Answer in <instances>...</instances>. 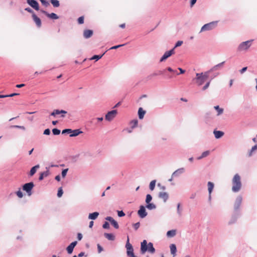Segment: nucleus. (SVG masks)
<instances>
[{"instance_id": "obj_52", "label": "nucleus", "mask_w": 257, "mask_h": 257, "mask_svg": "<svg viewBox=\"0 0 257 257\" xmlns=\"http://www.w3.org/2000/svg\"><path fill=\"white\" fill-rule=\"evenodd\" d=\"M84 17L83 16H81V17H80L78 20H77V21H78V23L79 24H82L84 23Z\"/></svg>"}, {"instance_id": "obj_8", "label": "nucleus", "mask_w": 257, "mask_h": 257, "mask_svg": "<svg viewBox=\"0 0 257 257\" xmlns=\"http://www.w3.org/2000/svg\"><path fill=\"white\" fill-rule=\"evenodd\" d=\"M116 110H112L108 111L106 114L105 116V118L107 121H111L115 116L117 114Z\"/></svg>"}, {"instance_id": "obj_37", "label": "nucleus", "mask_w": 257, "mask_h": 257, "mask_svg": "<svg viewBox=\"0 0 257 257\" xmlns=\"http://www.w3.org/2000/svg\"><path fill=\"white\" fill-rule=\"evenodd\" d=\"M156 182V181L155 180H154L150 182L149 185V188L151 191H153L155 187Z\"/></svg>"}, {"instance_id": "obj_36", "label": "nucleus", "mask_w": 257, "mask_h": 257, "mask_svg": "<svg viewBox=\"0 0 257 257\" xmlns=\"http://www.w3.org/2000/svg\"><path fill=\"white\" fill-rule=\"evenodd\" d=\"M177 212L179 216H181L182 214V209L180 208V203H178L177 206Z\"/></svg>"}, {"instance_id": "obj_29", "label": "nucleus", "mask_w": 257, "mask_h": 257, "mask_svg": "<svg viewBox=\"0 0 257 257\" xmlns=\"http://www.w3.org/2000/svg\"><path fill=\"white\" fill-rule=\"evenodd\" d=\"M207 186L209 194H211L214 188V184L211 182H208Z\"/></svg>"}, {"instance_id": "obj_58", "label": "nucleus", "mask_w": 257, "mask_h": 257, "mask_svg": "<svg viewBox=\"0 0 257 257\" xmlns=\"http://www.w3.org/2000/svg\"><path fill=\"white\" fill-rule=\"evenodd\" d=\"M210 81H211V80L209 81H208L207 83H206V84L203 87V88H202L203 90H205L208 88V87L209 86L210 83Z\"/></svg>"}, {"instance_id": "obj_26", "label": "nucleus", "mask_w": 257, "mask_h": 257, "mask_svg": "<svg viewBox=\"0 0 257 257\" xmlns=\"http://www.w3.org/2000/svg\"><path fill=\"white\" fill-rule=\"evenodd\" d=\"M104 236L109 240L113 241L115 239V236L112 233H104Z\"/></svg>"}, {"instance_id": "obj_27", "label": "nucleus", "mask_w": 257, "mask_h": 257, "mask_svg": "<svg viewBox=\"0 0 257 257\" xmlns=\"http://www.w3.org/2000/svg\"><path fill=\"white\" fill-rule=\"evenodd\" d=\"M176 234V230L175 229L170 230L167 231V236L168 237H173Z\"/></svg>"}, {"instance_id": "obj_14", "label": "nucleus", "mask_w": 257, "mask_h": 257, "mask_svg": "<svg viewBox=\"0 0 257 257\" xmlns=\"http://www.w3.org/2000/svg\"><path fill=\"white\" fill-rule=\"evenodd\" d=\"M32 17L33 21L36 23V26L38 28L41 27L42 25L41 19L39 17H38L35 14H33V15H32Z\"/></svg>"}, {"instance_id": "obj_18", "label": "nucleus", "mask_w": 257, "mask_h": 257, "mask_svg": "<svg viewBox=\"0 0 257 257\" xmlns=\"http://www.w3.org/2000/svg\"><path fill=\"white\" fill-rule=\"evenodd\" d=\"M93 34V32L91 30H84L83 31V37L85 39H88L90 38Z\"/></svg>"}, {"instance_id": "obj_34", "label": "nucleus", "mask_w": 257, "mask_h": 257, "mask_svg": "<svg viewBox=\"0 0 257 257\" xmlns=\"http://www.w3.org/2000/svg\"><path fill=\"white\" fill-rule=\"evenodd\" d=\"M56 113H58V114H61V117L63 118L65 117V114H66L67 112L64 110L57 109Z\"/></svg>"}, {"instance_id": "obj_56", "label": "nucleus", "mask_w": 257, "mask_h": 257, "mask_svg": "<svg viewBox=\"0 0 257 257\" xmlns=\"http://www.w3.org/2000/svg\"><path fill=\"white\" fill-rule=\"evenodd\" d=\"M124 45H125V44H121V45L114 46H112V47H111L109 49H110V50L116 49H117L120 47L123 46Z\"/></svg>"}, {"instance_id": "obj_33", "label": "nucleus", "mask_w": 257, "mask_h": 257, "mask_svg": "<svg viewBox=\"0 0 257 257\" xmlns=\"http://www.w3.org/2000/svg\"><path fill=\"white\" fill-rule=\"evenodd\" d=\"M51 3L54 8H58L60 6V3L58 0H50Z\"/></svg>"}, {"instance_id": "obj_41", "label": "nucleus", "mask_w": 257, "mask_h": 257, "mask_svg": "<svg viewBox=\"0 0 257 257\" xmlns=\"http://www.w3.org/2000/svg\"><path fill=\"white\" fill-rule=\"evenodd\" d=\"M110 223L113 225V226L115 229H118L119 228V225L116 221L113 219L112 221H111Z\"/></svg>"}, {"instance_id": "obj_54", "label": "nucleus", "mask_w": 257, "mask_h": 257, "mask_svg": "<svg viewBox=\"0 0 257 257\" xmlns=\"http://www.w3.org/2000/svg\"><path fill=\"white\" fill-rule=\"evenodd\" d=\"M182 44H183V41H178L175 44V45L173 49H174V50L176 48L181 46Z\"/></svg>"}, {"instance_id": "obj_13", "label": "nucleus", "mask_w": 257, "mask_h": 257, "mask_svg": "<svg viewBox=\"0 0 257 257\" xmlns=\"http://www.w3.org/2000/svg\"><path fill=\"white\" fill-rule=\"evenodd\" d=\"M77 243V241H74L71 242L66 248L67 251L68 253L71 254L72 253L74 248L76 245Z\"/></svg>"}, {"instance_id": "obj_9", "label": "nucleus", "mask_w": 257, "mask_h": 257, "mask_svg": "<svg viewBox=\"0 0 257 257\" xmlns=\"http://www.w3.org/2000/svg\"><path fill=\"white\" fill-rule=\"evenodd\" d=\"M27 3L36 11L40 10L38 2L36 0H27Z\"/></svg>"}, {"instance_id": "obj_15", "label": "nucleus", "mask_w": 257, "mask_h": 257, "mask_svg": "<svg viewBox=\"0 0 257 257\" xmlns=\"http://www.w3.org/2000/svg\"><path fill=\"white\" fill-rule=\"evenodd\" d=\"M240 215V212H234V214L232 215L230 221H229V224H231L235 223Z\"/></svg>"}, {"instance_id": "obj_63", "label": "nucleus", "mask_w": 257, "mask_h": 257, "mask_svg": "<svg viewBox=\"0 0 257 257\" xmlns=\"http://www.w3.org/2000/svg\"><path fill=\"white\" fill-rule=\"evenodd\" d=\"M167 70L170 72H172V73H176L177 72V70H173L172 68L171 67H168L167 68Z\"/></svg>"}, {"instance_id": "obj_45", "label": "nucleus", "mask_w": 257, "mask_h": 257, "mask_svg": "<svg viewBox=\"0 0 257 257\" xmlns=\"http://www.w3.org/2000/svg\"><path fill=\"white\" fill-rule=\"evenodd\" d=\"M52 133L54 135H59L60 134L61 131L57 128H54L52 130Z\"/></svg>"}, {"instance_id": "obj_21", "label": "nucleus", "mask_w": 257, "mask_h": 257, "mask_svg": "<svg viewBox=\"0 0 257 257\" xmlns=\"http://www.w3.org/2000/svg\"><path fill=\"white\" fill-rule=\"evenodd\" d=\"M82 133H83V132L81 131L80 129L74 130H72V133L70 135V137H76Z\"/></svg>"}, {"instance_id": "obj_6", "label": "nucleus", "mask_w": 257, "mask_h": 257, "mask_svg": "<svg viewBox=\"0 0 257 257\" xmlns=\"http://www.w3.org/2000/svg\"><path fill=\"white\" fill-rule=\"evenodd\" d=\"M242 201V197L241 196H238L235 201L234 204V211L235 212H240L239 207L241 205Z\"/></svg>"}, {"instance_id": "obj_25", "label": "nucleus", "mask_w": 257, "mask_h": 257, "mask_svg": "<svg viewBox=\"0 0 257 257\" xmlns=\"http://www.w3.org/2000/svg\"><path fill=\"white\" fill-rule=\"evenodd\" d=\"M146 113V111L144 110L142 107H140L138 110L139 118L142 119L144 118V115Z\"/></svg>"}, {"instance_id": "obj_23", "label": "nucleus", "mask_w": 257, "mask_h": 257, "mask_svg": "<svg viewBox=\"0 0 257 257\" xmlns=\"http://www.w3.org/2000/svg\"><path fill=\"white\" fill-rule=\"evenodd\" d=\"M99 214V212H94L93 213H89L88 215V219L91 220H95L97 218Z\"/></svg>"}, {"instance_id": "obj_2", "label": "nucleus", "mask_w": 257, "mask_h": 257, "mask_svg": "<svg viewBox=\"0 0 257 257\" xmlns=\"http://www.w3.org/2000/svg\"><path fill=\"white\" fill-rule=\"evenodd\" d=\"M232 191L233 192H238L241 187V182L240 177L238 174H236L234 176L232 179Z\"/></svg>"}, {"instance_id": "obj_42", "label": "nucleus", "mask_w": 257, "mask_h": 257, "mask_svg": "<svg viewBox=\"0 0 257 257\" xmlns=\"http://www.w3.org/2000/svg\"><path fill=\"white\" fill-rule=\"evenodd\" d=\"M138 123V121L137 119H134L131 121V124L132 125V128H135L137 126Z\"/></svg>"}, {"instance_id": "obj_46", "label": "nucleus", "mask_w": 257, "mask_h": 257, "mask_svg": "<svg viewBox=\"0 0 257 257\" xmlns=\"http://www.w3.org/2000/svg\"><path fill=\"white\" fill-rule=\"evenodd\" d=\"M152 200V196L150 195V194H147V196H146V203H150Z\"/></svg>"}, {"instance_id": "obj_39", "label": "nucleus", "mask_w": 257, "mask_h": 257, "mask_svg": "<svg viewBox=\"0 0 257 257\" xmlns=\"http://www.w3.org/2000/svg\"><path fill=\"white\" fill-rule=\"evenodd\" d=\"M134 253V248L133 247H132L130 248H128L126 249V254L127 256L128 257L129 256L133 254Z\"/></svg>"}, {"instance_id": "obj_20", "label": "nucleus", "mask_w": 257, "mask_h": 257, "mask_svg": "<svg viewBox=\"0 0 257 257\" xmlns=\"http://www.w3.org/2000/svg\"><path fill=\"white\" fill-rule=\"evenodd\" d=\"M215 138L217 139L221 138L224 135V133L220 131L214 130L213 131Z\"/></svg>"}, {"instance_id": "obj_4", "label": "nucleus", "mask_w": 257, "mask_h": 257, "mask_svg": "<svg viewBox=\"0 0 257 257\" xmlns=\"http://www.w3.org/2000/svg\"><path fill=\"white\" fill-rule=\"evenodd\" d=\"M253 40H248L245 42L241 43L237 47V51L239 52H242L243 51H246L251 45V42Z\"/></svg>"}, {"instance_id": "obj_44", "label": "nucleus", "mask_w": 257, "mask_h": 257, "mask_svg": "<svg viewBox=\"0 0 257 257\" xmlns=\"http://www.w3.org/2000/svg\"><path fill=\"white\" fill-rule=\"evenodd\" d=\"M257 150V144H255L254 146H253L251 150H250L249 152L248 153V156H252V152Z\"/></svg>"}, {"instance_id": "obj_16", "label": "nucleus", "mask_w": 257, "mask_h": 257, "mask_svg": "<svg viewBox=\"0 0 257 257\" xmlns=\"http://www.w3.org/2000/svg\"><path fill=\"white\" fill-rule=\"evenodd\" d=\"M159 198L162 199L164 202H166L169 198V194L166 192H160L158 194Z\"/></svg>"}, {"instance_id": "obj_61", "label": "nucleus", "mask_w": 257, "mask_h": 257, "mask_svg": "<svg viewBox=\"0 0 257 257\" xmlns=\"http://www.w3.org/2000/svg\"><path fill=\"white\" fill-rule=\"evenodd\" d=\"M51 133L50 130L49 128L45 129L44 131L43 134L45 135H49Z\"/></svg>"}, {"instance_id": "obj_3", "label": "nucleus", "mask_w": 257, "mask_h": 257, "mask_svg": "<svg viewBox=\"0 0 257 257\" xmlns=\"http://www.w3.org/2000/svg\"><path fill=\"white\" fill-rule=\"evenodd\" d=\"M218 21H213L204 25L200 31L201 33L203 31H210L214 29L217 25Z\"/></svg>"}, {"instance_id": "obj_53", "label": "nucleus", "mask_w": 257, "mask_h": 257, "mask_svg": "<svg viewBox=\"0 0 257 257\" xmlns=\"http://www.w3.org/2000/svg\"><path fill=\"white\" fill-rule=\"evenodd\" d=\"M133 226L135 230H137L140 226V223L139 222H137L136 223L133 224Z\"/></svg>"}, {"instance_id": "obj_11", "label": "nucleus", "mask_w": 257, "mask_h": 257, "mask_svg": "<svg viewBox=\"0 0 257 257\" xmlns=\"http://www.w3.org/2000/svg\"><path fill=\"white\" fill-rule=\"evenodd\" d=\"M138 214L141 218H144L147 216L148 214L146 212L145 207L143 205L140 206V209L138 211Z\"/></svg>"}, {"instance_id": "obj_35", "label": "nucleus", "mask_w": 257, "mask_h": 257, "mask_svg": "<svg viewBox=\"0 0 257 257\" xmlns=\"http://www.w3.org/2000/svg\"><path fill=\"white\" fill-rule=\"evenodd\" d=\"M48 17L50 19L57 20L59 18V17L55 13H52L51 14H48Z\"/></svg>"}, {"instance_id": "obj_10", "label": "nucleus", "mask_w": 257, "mask_h": 257, "mask_svg": "<svg viewBox=\"0 0 257 257\" xmlns=\"http://www.w3.org/2000/svg\"><path fill=\"white\" fill-rule=\"evenodd\" d=\"M175 53V51L174 50V49H172L171 50L166 51L165 52L163 56L161 57V58L160 60V62H163L165 61L166 59H167L168 58L170 57L172 55Z\"/></svg>"}, {"instance_id": "obj_59", "label": "nucleus", "mask_w": 257, "mask_h": 257, "mask_svg": "<svg viewBox=\"0 0 257 257\" xmlns=\"http://www.w3.org/2000/svg\"><path fill=\"white\" fill-rule=\"evenodd\" d=\"M25 10L31 14H32V15H33V14H35L34 11H33L32 9H31L30 8H26L25 9Z\"/></svg>"}, {"instance_id": "obj_60", "label": "nucleus", "mask_w": 257, "mask_h": 257, "mask_svg": "<svg viewBox=\"0 0 257 257\" xmlns=\"http://www.w3.org/2000/svg\"><path fill=\"white\" fill-rule=\"evenodd\" d=\"M219 75V72H214L211 76H210V78H211V80L214 79L215 77H217L218 75Z\"/></svg>"}, {"instance_id": "obj_24", "label": "nucleus", "mask_w": 257, "mask_h": 257, "mask_svg": "<svg viewBox=\"0 0 257 257\" xmlns=\"http://www.w3.org/2000/svg\"><path fill=\"white\" fill-rule=\"evenodd\" d=\"M171 253L173 256H175L177 252L176 246L175 244H171L170 245Z\"/></svg>"}, {"instance_id": "obj_17", "label": "nucleus", "mask_w": 257, "mask_h": 257, "mask_svg": "<svg viewBox=\"0 0 257 257\" xmlns=\"http://www.w3.org/2000/svg\"><path fill=\"white\" fill-rule=\"evenodd\" d=\"M164 71H165V70H159L158 71L155 72L150 74L149 75H148L147 76V78L148 80H151V79H152V78L153 77H154L155 76L163 74L164 73Z\"/></svg>"}, {"instance_id": "obj_62", "label": "nucleus", "mask_w": 257, "mask_h": 257, "mask_svg": "<svg viewBox=\"0 0 257 257\" xmlns=\"http://www.w3.org/2000/svg\"><path fill=\"white\" fill-rule=\"evenodd\" d=\"M97 246L98 252V253H100L103 249V247L99 244H98L97 245Z\"/></svg>"}, {"instance_id": "obj_31", "label": "nucleus", "mask_w": 257, "mask_h": 257, "mask_svg": "<svg viewBox=\"0 0 257 257\" xmlns=\"http://www.w3.org/2000/svg\"><path fill=\"white\" fill-rule=\"evenodd\" d=\"M214 108L216 110H217V115H218V116L221 115L223 112V109L220 108L218 105L215 106L214 107Z\"/></svg>"}, {"instance_id": "obj_40", "label": "nucleus", "mask_w": 257, "mask_h": 257, "mask_svg": "<svg viewBox=\"0 0 257 257\" xmlns=\"http://www.w3.org/2000/svg\"><path fill=\"white\" fill-rule=\"evenodd\" d=\"M104 53H103L102 55H94L91 58V60H96V61H97L99 60L104 55Z\"/></svg>"}, {"instance_id": "obj_64", "label": "nucleus", "mask_w": 257, "mask_h": 257, "mask_svg": "<svg viewBox=\"0 0 257 257\" xmlns=\"http://www.w3.org/2000/svg\"><path fill=\"white\" fill-rule=\"evenodd\" d=\"M247 67H243L241 69L239 70L240 73L241 74H243L247 70Z\"/></svg>"}, {"instance_id": "obj_51", "label": "nucleus", "mask_w": 257, "mask_h": 257, "mask_svg": "<svg viewBox=\"0 0 257 257\" xmlns=\"http://www.w3.org/2000/svg\"><path fill=\"white\" fill-rule=\"evenodd\" d=\"M133 247L132 245L129 242V238H128V236H127V241H126V244H125V247L127 249L128 248H130L131 247Z\"/></svg>"}, {"instance_id": "obj_22", "label": "nucleus", "mask_w": 257, "mask_h": 257, "mask_svg": "<svg viewBox=\"0 0 257 257\" xmlns=\"http://www.w3.org/2000/svg\"><path fill=\"white\" fill-rule=\"evenodd\" d=\"M39 168H40L39 165H37L33 167L30 170V171L29 173V175L30 176H33L36 173L37 170L38 169H39Z\"/></svg>"}, {"instance_id": "obj_43", "label": "nucleus", "mask_w": 257, "mask_h": 257, "mask_svg": "<svg viewBox=\"0 0 257 257\" xmlns=\"http://www.w3.org/2000/svg\"><path fill=\"white\" fill-rule=\"evenodd\" d=\"M72 130H71L70 128H65V129L62 130V134H70V135L71 133H72Z\"/></svg>"}, {"instance_id": "obj_55", "label": "nucleus", "mask_w": 257, "mask_h": 257, "mask_svg": "<svg viewBox=\"0 0 257 257\" xmlns=\"http://www.w3.org/2000/svg\"><path fill=\"white\" fill-rule=\"evenodd\" d=\"M102 227L104 229H108V228H109V223L108 222H107V221L104 222V223H103V224L102 225Z\"/></svg>"}, {"instance_id": "obj_1", "label": "nucleus", "mask_w": 257, "mask_h": 257, "mask_svg": "<svg viewBox=\"0 0 257 257\" xmlns=\"http://www.w3.org/2000/svg\"><path fill=\"white\" fill-rule=\"evenodd\" d=\"M147 251L154 253L155 248L153 246V243L150 242L148 243L146 240H144L141 243V252L142 254H144Z\"/></svg>"}, {"instance_id": "obj_47", "label": "nucleus", "mask_w": 257, "mask_h": 257, "mask_svg": "<svg viewBox=\"0 0 257 257\" xmlns=\"http://www.w3.org/2000/svg\"><path fill=\"white\" fill-rule=\"evenodd\" d=\"M63 193V191L62 190V187H60L58 190L57 196L58 197H61L62 196Z\"/></svg>"}, {"instance_id": "obj_32", "label": "nucleus", "mask_w": 257, "mask_h": 257, "mask_svg": "<svg viewBox=\"0 0 257 257\" xmlns=\"http://www.w3.org/2000/svg\"><path fill=\"white\" fill-rule=\"evenodd\" d=\"M146 207L149 210H153L156 208V205L152 203H147Z\"/></svg>"}, {"instance_id": "obj_38", "label": "nucleus", "mask_w": 257, "mask_h": 257, "mask_svg": "<svg viewBox=\"0 0 257 257\" xmlns=\"http://www.w3.org/2000/svg\"><path fill=\"white\" fill-rule=\"evenodd\" d=\"M212 72V71H210V69L207 71L205 72L204 73H203V77L206 80L209 77L210 73Z\"/></svg>"}, {"instance_id": "obj_30", "label": "nucleus", "mask_w": 257, "mask_h": 257, "mask_svg": "<svg viewBox=\"0 0 257 257\" xmlns=\"http://www.w3.org/2000/svg\"><path fill=\"white\" fill-rule=\"evenodd\" d=\"M210 154V152L209 151H206L204 152H203L201 154V155L197 158L198 160H201L203 158L206 157L208 156Z\"/></svg>"}, {"instance_id": "obj_7", "label": "nucleus", "mask_w": 257, "mask_h": 257, "mask_svg": "<svg viewBox=\"0 0 257 257\" xmlns=\"http://www.w3.org/2000/svg\"><path fill=\"white\" fill-rule=\"evenodd\" d=\"M196 78L194 79L195 80L196 83L198 86L202 85L206 81V80L203 77V73H196Z\"/></svg>"}, {"instance_id": "obj_19", "label": "nucleus", "mask_w": 257, "mask_h": 257, "mask_svg": "<svg viewBox=\"0 0 257 257\" xmlns=\"http://www.w3.org/2000/svg\"><path fill=\"white\" fill-rule=\"evenodd\" d=\"M224 63L225 61H223L214 66L212 68L210 69V71L214 72L221 69L223 67Z\"/></svg>"}, {"instance_id": "obj_5", "label": "nucleus", "mask_w": 257, "mask_h": 257, "mask_svg": "<svg viewBox=\"0 0 257 257\" xmlns=\"http://www.w3.org/2000/svg\"><path fill=\"white\" fill-rule=\"evenodd\" d=\"M34 187V184L33 182H29L24 184L22 188L23 190L25 191L29 196H30L32 194V189Z\"/></svg>"}, {"instance_id": "obj_28", "label": "nucleus", "mask_w": 257, "mask_h": 257, "mask_svg": "<svg viewBox=\"0 0 257 257\" xmlns=\"http://www.w3.org/2000/svg\"><path fill=\"white\" fill-rule=\"evenodd\" d=\"M49 174V170H47L46 171L41 173L39 177V180L40 181L43 180L44 177H47L48 176Z\"/></svg>"}, {"instance_id": "obj_57", "label": "nucleus", "mask_w": 257, "mask_h": 257, "mask_svg": "<svg viewBox=\"0 0 257 257\" xmlns=\"http://www.w3.org/2000/svg\"><path fill=\"white\" fill-rule=\"evenodd\" d=\"M117 215L119 217H121L125 215V213L122 210L117 211Z\"/></svg>"}, {"instance_id": "obj_12", "label": "nucleus", "mask_w": 257, "mask_h": 257, "mask_svg": "<svg viewBox=\"0 0 257 257\" xmlns=\"http://www.w3.org/2000/svg\"><path fill=\"white\" fill-rule=\"evenodd\" d=\"M185 171L184 168H180L175 171L172 173V178H177L183 174Z\"/></svg>"}, {"instance_id": "obj_48", "label": "nucleus", "mask_w": 257, "mask_h": 257, "mask_svg": "<svg viewBox=\"0 0 257 257\" xmlns=\"http://www.w3.org/2000/svg\"><path fill=\"white\" fill-rule=\"evenodd\" d=\"M68 169L67 168V169H63L62 171V173H61V175H62V178H65L66 176V174L68 172Z\"/></svg>"}, {"instance_id": "obj_50", "label": "nucleus", "mask_w": 257, "mask_h": 257, "mask_svg": "<svg viewBox=\"0 0 257 257\" xmlns=\"http://www.w3.org/2000/svg\"><path fill=\"white\" fill-rule=\"evenodd\" d=\"M42 3V4L45 7H47L49 6V3L47 1V0H40Z\"/></svg>"}, {"instance_id": "obj_49", "label": "nucleus", "mask_w": 257, "mask_h": 257, "mask_svg": "<svg viewBox=\"0 0 257 257\" xmlns=\"http://www.w3.org/2000/svg\"><path fill=\"white\" fill-rule=\"evenodd\" d=\"M17 195L20 198L23 197V194L20 188L19 190L16 192Z\"/></svg>"}]
</instances>
